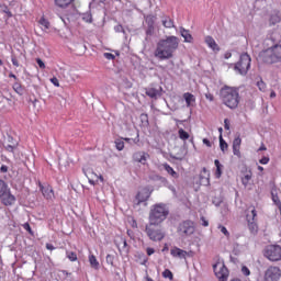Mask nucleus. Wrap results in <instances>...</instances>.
<instances>
[{
	"instance_id": "f257e3e1",
	"label": "nucleus",
	"mask_w": 281,
	"mask_h": 281,
	"mask_svg": "<svg viewBox=\"0 0 281 281\" xmlns=\"http://www.w3.org/2000/svg\"><path fill=\"white\" fill-rule=\"evenodd\" d=\"M263 47L258 54V60L265 65H274L281 63V35L278 31H273L267 34L263 40Z\"/></svg>"
},
{
	"instance_id": "f03ea898",
	"label": "nucleus",
	"mask_w": 281,
	"mask_h": 281,
	"mask_svg": "<svg viewBox=\"0 0 281 281\" xmlns=\"http://www.w3.org/2000/svg\"><path fill=\"white\" fill-rule=\"evenodd\" d=\"M177 49H179V37L175 35L167 36L165 40H159L154 56L159 60H170Z\"/></svg>"
},
{
	"instance_id": "7ed1b4c3",
	"label": "nucleus",
	"mask_w": 281,
	"mask_h": 281,
	"mask_svg": "<svg viewBox=\"0 0 281 281\" xmlns=\"http://www.w3.org/2000/svg\"><path fill=\"white\" fill-rule=\"evenodd\" d=\"M220 100L232 111L238 109V104H240V93L238 92V88L224 86L220 89Z\"/></svg>"
},
{
	"instance_id": "20e7f679",
	"label": "nucleus",
	"mask_w": 281,
	"mask_h": 281,
	"mask_svg": "<svg viewBox=\"0 0 281 281\" xmlns=\"http://www.w3.org/2000/svg\"><path fill=\"white\" fill-rule=\"evenodd\" d=\"M170 215V210L166 205V203H156L150 206L148 223L155 225H161L166 218Z\"/></svg>"
},
{
	"instance_id": "39448f33",
	"label": "nucleus",
	"mask_w": 281,
	"mask_h": 281,
	"mask_svg": "<svg viewBox=\"0 0 281 281\" xmlns=\"http://www.w3.org/2000/svg\"><path fill=\"white\" fill-rule=\"evenodd\" d=\"M145 233L153 243H161V240L166 238V232H164L160 224H153L148 222L145 226Z\"/></svg>"
},
{
	"instance_id": "423d86ee",
	"label": "nucleus",
	"mask_w": 281,
	"mask_h": 281,
	"mask_svg": "<svg viewBox=\"0 0 281 281\" xmlns=\"http://www.w3.org/2000/svg\"><path fill=\"white\" fill-rule=\"evenodd\" d=\"M0 201L2 205H5L7 207H10L14 203H16V196H14V194H12V191H10V187L8 186V182H5L1 178H0Z\"/></svg>"
},
{
	"instance_id": "0eeeda50",
	"label": "nucleus",
	"mask_w": 281,
	"mask_h": 281,
	"mask_svg": "<svg viewBox=\"0 0 281 281\" xmlns=\"http://www.w3.org/2000/svg\"><path fill=\"white\" fill-rule=\"evenodd\" d=\"M194 232H196V227L191 220H184L177 226V234L180 235L181 238H190Z\"/></svg>"
},
{
	"instance_id": "6e6552de",
	"label": "nucleus",
	"mask_w": 281,
	"mask_h": 281,
	"mask_svg": "<svg viewBox=\"0 0 281 281\" xmlns=\"http://www.w3.org/2000/svg\"><path fill=\"white\" fill-rule=\"evenodd\" d=\"M234 69L240 76H245L249 69H251V56L247 53H243L239 56V60L234 65Z\"/></svg>"
},
{
	"instance_id": "1a4fd4ad",
	"label": "nucleus",
	"mask_w": 281,
	"mask_h": 281,
	"mask_svg": "<svg viewBox=\"0 0 281 281\" xmlns=\"http://www.w3.org/2000/svg\"><path fill=\"white\" fill-rule=\"evenodd\" d=\"M265 258H268L271 262H278L281 260V246L269 245L263 250Z\"/></svg>"
},
{
	"instance_id": "9d476101",
	"label": "nucleus",
	"mask_w": 281,
	"mask_h": 281,
	"mask_svg": "<svg viewBox=\"0 0 281 281\" xmlns=\"http://www.w3.org/2000/svg\"><path fill=\"white\" fill-rule=\"evenodd\" d=\"M149 181H154L155 183H157V181H159L160 187L162 186L164 188H168V190H170L172 192V194H177V188H175V186L170 184V181H168V179L166 177H162L161 175L157 173V172H151L148 176Z\"/></svg>"
},
{
	"instance_id": "9b49d317",
	"label": "nucleus",
	"mask_w": 281,
	"mask_h": 281,
	"mask_svg": "<svg viewBox=\"0 0 281 281\" xmlns=\"http://www.w3.org/2000/svg\"><path fill=\"white\" fill-rule=\"evenodd\" d=\"M150 194H153L150 188L144 187L142 191H138L135 195V205H142V203H145V205H147L146 201L150 199Z\"/></svg>"
},
{
	"instance_id": "f8f14e48",
	"label": "nucleus",
	"mask_w": 281,
	"mask_h": 281,
	"mask_svg": "<svg viewBox=\"0 0 281 281\" xmlns=\"http://www.w3.org/2000/svg\"><path fill=\"white\" fill-rule=\"evenodd\" d=\"M280 277H281V270L279 267L271 266L266 270V273H265L266 281H278L280 280Z\"/></svg>"
},
{
	"instance_id": "ddd939ff",
	"label": "nucleus",
	"mask_w": 281,
	"mask_h": 281,
	"mask_svg": "<svg viewBox=\"0 0 281 281\" xmlns=\"http://www.w3.org/2000/svg\"><path fill=\"white\" fill-rule=\"evenodd\" d=\"M155 21H157V16L153 14L145 15V23L147 25L145 31L146 36H153L155 34Z\"/></svg>"
},
{
	"instance_id": "4468645a",
	"label": "nucleus",
	"mask_w": 281,
	"mask_h": 281,
	"mask_svg": "<svg viewBox=\"0 0 281 281\" xmlns=\"http://www.w3.org/2000/svg\"><path fill=\"white\" fill-rule=\"evenodd\" d=\"M217 267H218V263L213 265V270L216 278H218L220 281H227V278L229 276V270L227 269V267L223 265L218 271L216 270Z\"/></svg>"
},
{
	"instance_id": "2eb2a0df",
	"label": "nucleus",
	"mask_w": 281,
	"mask_h": 281,
	"mask_svg": "<svg viewBox=\"0 0 281 281\" xmlns=\"http://www.w3.org/2000/svg\"><path fill=\"white\" fill-rule=\"evenodd\" d=\"M164 88L161 86L157 88H146L145 93L148 95V98H151V100H157V98H161L164 95Z\"/></svg>"
},
{
	"instance_id": "dca6fc26",
	"label": "nucleus",
	"mask_w": 281,
	"mask_h": 281,
	"mask_svg": "<svg viewBox=\"0 0 281 281\" xmlns=\"http://www.w3.org/2000/svg\"><path fill=\"white\" fill-rule=\"evenodd\" d=\"M148 159H150V155L146 151H136L133 155V160L137 164H142L143 166H146V161H148Z\"/></svg>"
},
{
	"instance_id": "f3484780",
	"label": "nucleus",
	"mask_w": 281,
	"mask_h": 281,
	"mask_svg": "<svg viewBox=\"0 0 281 281\" xmlns=\"http://www.w3.org/2000/svg\"><path fill=\"white\" fill-rule=\"evenodd\" d=\"M186 155H188V143L184 142L183 146L180 147L179 153L176 155L170 154V158L176 161H183V159H186Z\"/></svg>"
},
{
	"instance_id": "a211bd4d",
	"label": "nucleus",
	"mask_w": 281,
	"mask_h": 281,
	"mask_svg": "<svg viewBox=\"0 0 281 281\" xmlns=\"http://www.w3.org/2000/svg\"><path fill=\"white\" fill-rule=\"evenodd\" d=\"M37 183L43 196L45 199H52L54 190H52V188L48 184L44 186L41 181H38Z\"/></svg>"
},
{
	"instance_id": "6ab92c4d",
	"label": "nucleus",
	"mask_w": 281,
	"mask_h": 281,
	"mask_svg": "<svg viewBox=\"0 0 281 281\" xmlns=\"http://www.w3.org/2000/svg\"><path fill=\"white\" fill-rule=\"evenodd\" d=\"M170 254L173 258H180V260H186V256H188L189 252L179 247H173L170 250Z\"/></svg>"
},
{
	"instance_id": "aec40b11",
	"label": "nucleus",
	"mask_w": 281,
	"mask_h": 281,
	"mask_svg": "<svg viewBox=\"0 0 281 281\" xmlns=\"http://www.w3.org/2000/svg\"><path fill=\"white\" fill-rule=\"evenodd\" d=\"M183 99L188 108L194 106V103L196 102V97L190 92L183 93Z\"/></svg>"
},
{
	"instance_id": "412c9836",
	"label": "nucleus",
	"mask_w": 281,
	"mask_h": 281,
	"mask_svg": "<svg viewBox=\"0 0 281 281\" xmlns=\"http://www.w3.org/2000/svg\"><path fill=\"white\" fill-rule=\"evenodd\" d=\"M205 43L209 45L213 52H221V47H218V44H216V41L212 36H206L205 37Z\"/></svg>"
},
{
	"instance_id": "4be33fe9",
	"label": "nucleus",
	"mask_w": 281,
	"mask_h": 281,
	"mask_svg": "<svg viewBox=\"0 0 281 281\" xmlns=\"http://www.w3.org/2000/svg\"><path fill=\"white\" fill-rule=\"evenodd\" d=\"M162 168L170 175V177H172V179H179V172L175 171L168 162L162 164Z\"/></svg>"
},
{
	"instance_id": "5701e85b",
	"label": "nucleus",
	"mask_w": 281,
	"mask_h": 281,
	"mask_svg": "<svg viewBox=\"0 0 281 281\" xmlns=\"http://www.w3.org/2000/svg\"><path fill=\"white\" fill-rule=\"evenodd\" d=\"M180 34H181L182 38H184V43H192L193 37H192V34H190L189 30L180 27Z\"/></svg>"
},
{
	"instance_id": "b1692460",
	"label": "nucleus",
	"mask_w": 281,
	"mask_h": 281,
	"mask_svg": "<svg viewBox=\"0 0 281 281\" xmlns=\"http://www.w3.org/2000/svg\"><path fill=\"white\" fill-rule=\"evenodd\" d=\"M0 12H2V14H5L4 16L5 21L14 16V14H12V11H10V8L7 4H0Z\"/></svg>"
},
{
	"instance_id": "393cba45",
	"label": "nucleus",
	"mask_w": 281,
	"mask_h": 281,
	"mask_svg": "<svg viewBox=\"0 0 281 281\" xmlns=\"http://www.w3.org/2000/svg\"><path fill=\"white\" fill-rule=\"evenodd\" d=\"M216 170H215V177L216 179H221V177H223V165L221 164V160L215 159L214 160Z\"/></svg>"
},
{
	"instance_id": "a878e982",
	"label": "nucleus",
	"mask_w": 281,
	"mask_h": 281,
	"mask_svg": "<svg viewBox=\"0 0 281 281\" xmlns=\"http://www.w3.org/2000/svg\"><path fill=\"white\" fill-rule=\"evenodd\" d=\"M54 1L57 8H61V10H65V8H69V5H71V2L74 0H54Z\"/></svg>"
},
{
	"instance_id": "bb28decb",
	"label": "nucleus",
	"mask_w": 281,
	"mask_h": 281,
	"mask_svg": "<svg viewBox=\"0 0 281 281\" xmlns=\"http://www.w3.org/2000/svg\"><path fill=\"white\" fill-rule=\"evenodd\" d=\"M13 90L18 95H23L25 93V87H23L20 82L15 81L13 83Z\"/></svg>"
},
{
	"instance_id": "cd10ccee",
	"label": "nucleus",
	"mask_w": 281,
	"mask_h": 281,
	"mask_svg": "<svg viewBox=\"0 0 281 281\" xmlns=\"http://www.w3.org/2000/svg\"><path fill=\"white\" fill-rule=\"evenodd\" d=\"M248 229L252 236H256L258 234V224L254 221H248Z\"/></svg>"
},
{
	"instance_id": "c85d7f7f",
	"label": "nucleus",
	"mask_w": 281,
	"mask_h": 281,
	"mask_svg": "<svg viewBox=\"0 0 281 281\" xmlns=\"http://www.w3.org/2000/svg\"><path fill=\"white\" fill-rule=\"evenodd\" d=\"M89 262L92 269H95V270L100 269V262L95 258V255L89 256Z\"/></svg>"
},
{
	"instance_id": "c756f323",
	"label": "nucleus",
	"mask_w": 281,
	"mask_h": 281,
	"mask_svg": "<svg viewBox=\"0 0 281 281\" xmlns=\"http://www.w3.org/2000/svg\"><path fill=\"white\" fill-rule=\"evenodd\" d=\"M220 139V148L222 150V153H227L229 145L227 144V142L223 138V135H220L218 137Z\"/></svg>"
},
{
	"instance_id": "7c9ffc66",
	"label": "nucleus",
	"mask_w": 281,
	"mask_h": 281,
	"mask_svg": "<svg viewBox=\"0 0 281 281\" xmlns=\"http://www.w3.org/2000/svg\"><path fill=\"white\" fill-rule=\"evenodd\" d=\"M178 137L180 139H182L183 142H186L187 139H190V134L186 130L179 128L178 130Z\"/></svg>"
},
{
	"instance_id": "2f4dec72",
	"label": "nucleus",
	"mask_w": 281,
	"mask_h": 281,
	"mask_svg": "<svg viewBox=\"0 0 281 281\" xmlns=\"http://www.w3.org/2000/svg\"><path fill=\"white\" fill-rule=\"evenodd\" d=\"M251 170H249L243 178H241V183L245 188H247V186H249V181H251Z\"/></svg>"
},
{
	"instance_id": "473e14b6",
	"label": "nucleus",
	"mask_w": 281,
	"mask_h": 281,
	"mask_svg": "<svg viewBox=\"0 0 281 281\" xmlns=\"http://www.w3.org/2000/svg\"><path fill=\"white\" fill-rule=\"evenodd\" d=\"M164 27H175V21L170 16H165L162 19Z\"/></svg>"
},
{
	"instance_id": "72a5a7b5",
	"label": "nucleus",
	"mask_w": 281,
	"mask_h": 281,
	"mask_svg": "<svg viewBox=\"0 0 281 281\" xmlns=\"http://www.w3.org/2000/svg\"><path fill=\"white\" fill-rule=\"evenodd\" d=\"M200 184L210 186V173H207V176L200 173Z\"/></svg>"
},
{
	"instance_id": "f704fd0d",
	"label": "nucleus",
	"mask_w": 281,
	"mask_h": 281,
	"mask_svg": "<svg viewBox=\"0 0 281 281\" xmlns=\"http://www.w3.org/2000/svg\"><path fill=\"white\" fill-rule=\"evenodd\" d=\"M139 119L144 126H150V122L148 121V114L142 113Z\"/></svg>"
},
{
	"instance_id": "c9c22d12",
	"label": "nucleus",
	"mask_w": 281,
	"mask_h": 281,
	"mask_svg": "<svg viewBox=\"0 0 281 281\" xmlns=\"http://www.w3.org/2000/svg\"><path fill=\"white\" fill-rule=\"evenodd\" d=\"M136 258L140 260V265L146 266V262H148V257L144 252H138Z\"/></svg>"
},
{
	"instance_id": "e433bc0d",
	"label": "nucleus",
	"mask_w": 281,
	"mask_h": 281,
	"mask_svg": "<svg viewBox=\"0 0 281 281\" xmlns=\"http://www.w3.org/2000/svg\"><path fill=\"white\" fill-rule=\"evenodd\" d=\"M162 278H166L168 280H175V274H172V271H170V269H165L162 272Z\"/></svg>"
},
{
	"instance_id": "4c0bfd02",
	"label": "nucleus",
	"mask_w": 281,
	"mask_h": 281,
	"mask_svg": "<svg viewBox=\"0 0 281 281\" xmlns=\"http://www.w3.org/2000/svg\"><path fill=\"white\" fill-rule=\"evenodd\" d=\"M116 150H124V140L122 138H117L114 140Z\"/></svg>"
},
{
	"instance_id": "58836bf2",
	"label": "nucleus",
	"mask_w": 281,
	"mask_h": 281,
	"mask_svg": "<svg viewBox=\"0 0 281 281\" xmlns=\"http://www.w3.org/2000/svg\"><path fill=\"white\" fill-rule=\"evenodd\" d=\"M18 147H19V143L8 144L7 146H4L8 153H14V150H16Z\"/></svg>"
},
{
	"instance_id": "ea45409f",
	"label": "nucleus",
	"mask_w": 281,
	"mask_h": 281,
	"mask_svg": "<svg viewBox=\"0 0 281 281\" xmlns=\"http://www.w3.org/2000/svg\"><path fill=\"white\" fill-rule=\"evenodd\" d=\"M38 23H40V25H42V27H44V30H49V27H50L49 22L45 18H41Z\"/></svg>"
},
{
	"instance_id": "a19ab883",
	"label": "nucleus",
	"mask_w": 281,
	"mask_h": 281,
	"mask_svg": "<svg viewBox=\"0 0 281 281\" xmlns=\"http://www.w3.org/2000/svg\"><path fill=\"white\" fill-rule=\"evenodd\" d=\"M271 196H272V201L274 203V205H277L278 207L281 206V201L280 198L278 196V193H274L273 191L271 192Z\"/></svg>"
},
{
	"instance_id": "79ce46f5",
	"label": "nucleus",
	"mask_w": 281,
	"mask_h": 281,
	"mask_svg": "<svg viewBox=\"0 0 281 281\" xmlns=\"http://www.w3.org/2000/svg\"><path fill=\"white\" fill-rule=\"evenodd\" d=\"M67 258L70 262H76V260H78V255L74 251H67Z\"/></svg>"
},
{
	"instance_id": "37998d69",
	"label": "nucleus",
	"mask_w": 281,
	"mask_h": 281,
	"mask_svg": "<svg viewBox=\"0 0 281 281\" xmlns=\"http://www.w3.org/2000/svg\"><path fill=\"white\" fill-rule=\"evenodd\" d=\"M240 144H243V139L240 138V136L235 137L233 140V147L240 148Z\"/></svg>"
},
{
	"instance_id": "c03bdc74",
	"label": "nucleus",
	"mask_w": 281,
	"mask_h": 281,
	"mask_svg": "<svg viewBox=\"0 0 281 281\" xmlns=\"http://www.w3.org/2000/svg\"><path fill=\"white\" fill-rule=\"evenodd\" d=\"M270 25H276L277 23H280V16L278 15H271L269 20Z\"/></svg>"
},
{
	"instance_id": "a18cd8bd",
	"label": "nucleus",
	"mask_w": 281,
	"mask_h": 281,
	"mask_svg": "<svg viewBox=\"0 0 281 281\" xmlns=\"http://www.w3.org/2000/svg\"><path fill=\"white\" fill-rule=\"evenodd\" d=\"M23 229H25L26 232H29V234H31V236H34V231H32V226H30V223H24L22 225Z\"/></svg>"
},
{
	"instance_id": "49530a36",
	"label": "nucleus",
	"mask_w": 281,
	"mask_h": 281,
	"mask_svg": "<svg viewBox=\"0 0 281 281\" xmlns=\"http://www.w3.org/2000/svg\"><path fill=\"white\" fill-rule=\"evenodd\" d=\"M218 229L221 231L222 234H224V236H226V238H229V231H227V227L218 225Z\"/></svg>"
},
{
	"instance_id": "de8ad7c7",
	"label": "nucleus",
	"mask_w": 281,
	"mask_h": 281,
	"mask_svg": "<svg viewBox=\"0 0 281 281\" xmlns=\"http://www.w3.org/2000/svg\"><path fill=\"white\" fill-rule=\"evenodd\" d=\"M212 203L213 205H215V207H221V203H223V199L215 196L213 198Z\"/></svg>"
},
{
	"instance_id": "09e8293b",
	"label": "nucleus",
	"mask_w": 281,
	"mask_h": 281,
	"mask_svg": "<svg viewBox=\"0 0 281 281\" xmlns=\"http://www.w3.org/2000/svg\"><path fill=\"white\" fill-rule=\"evenodd\" d=\"M257 87H258L259 91H265L267 89V83H265V81H262V79H260V81L257 82Z\"/></svg>"
},
{
	"instance_id": "8fccbe9b",
	"label": "nucleus",
	"mask_w": 281,
	"mask_h": 281,
	"mask_svg": "<svg viewBox=\"0 0 281 281\" xmlns=\"http://www.w3.org/2000/svg\"><path fill=\"white\" fill-rule=\"evenodd\" d=\"M82 19L83 21H86V23H92L93 21V16L91 15V13H85Z\"/></svg>"
},
{
	"instance_id": "3c124183",
	"label": "nucleus",
	"mask_w": 281,
	"mask_h": 281,
	"mask_svg": "<svg viewBox=\"0 0 281 281\" xmlns=\"http://www.w3.org/2000/svg\"><path fill=\"white\" fill-rule=\"evenodd\" d=\"M233 154L238 157V159H241L243 154H240V147H233Z\"/></svg>"
},
{
	"instance_id": "603ef678",
	"label": "nucleus",
	"mask_w": 281,
	"mask_h": 281,
	"mask_svg": "<svg viewBox=\"0 0 281 281\" xmlns=\"http://www.w3.org/2000/svg\"><path fill=\"white\" fill-rule=\"evenodd\" d=\"M105 260L108 265H111L113 267V261L115 260V257L113 255H108Z\"/></svg>"
},
{
	"instance_id": "864d4df0",
	"label": "nucleus",
	"mask_w": 281,
	"mask_h": 281,
	"mask_svg": "<svg viewBox=\"0 0 281 281\" xmlns=\"http://www.w3.org/2000/svg\"><path fill=\"white\" fill-rule=\"evenodd\" d=\"M241 273H244L246 277L251 276V271L249 270V268L247 266L241 267Z\"/></svg>"
},
{
	"instance_id": "5fc2aeb1",
	"label": "nucleus",
	"mask_w": 281,
	"mask_h": 281,
	"mask_svg": "<svg viewBox=\"0 0 281 281\" xmlns=\"http://www.w3.org/2000/svg\"><path fill=\"white\" fill-rule=\"evenodd\" d=\"M36 64L38 65L40 69H45V61H43V59L41 58H36Z\"/></svg>"
},
{
	"instance_id": "6e6d98bb",
	"label": "nucleus",
	"mask_w": 281,
	"mask_h": 281,
	"mask_svg": "<svg viewBox=\"0 0 281 281\" xmlns=\"http://www.w3.org/2000/svg\"><path fill=\"white\" fill-rule=\"evenodd\" d=\"M114 31L117 33L122 32L123 34H126V31H124V26H122V24L114 26Z\"/></svg>"
},
{
	"instance_id": "4d7b16f0",
	"label": "nucleus",
	"mask_w": 281,
	"mask_h": 281,
	"mask_svg": "<svg viewBox=\"0 0 281 281\" xmlns=\"http://www.w3.org/2000/svg\"><path fill=\"white\" fill-rule=\"evenodd\" d=\"M103 56L106 58V60H115V55L111 53H104Z\"/></svg>"
},
{
	"instance_id": "13d9d810",
	"label": "nucleus",
	"mask_w": 281,
	"mask_h": 281,
	"mask_svg": "<svg viewBox=\"0 0 281 281\" xmlns=\"http://www.w3.org/2000/svg\"><path fill=\"white\" fill-rule=\"evenodd\" d=\"M269 157L263 156L260 160L259 164H261L262 166H267V164H269Z\"/></svg>"
},
{
	"instance_id": "bf43d9fd",
	"label": "nucleus",
	"mask_w": 281,
	"mask_h": 281,
	"mask_svg": "<svg viewBox=\"0 0 281 281\" xmlns=\"http://www.w3.org/2000/svg\"><path fill=\"white\" fill-rule=\"evenodd\" d=\"M50 82H52V85H54V87H60V82L58 81V78H56V77L50 78Z\"/></svg>"
},
{
	"instance_id": "052dcab7",
	"label": "nucleus",
	"mask_w": 281,
	"mask_h": 281,
	"mask_svg": "<svg viewBox=\"0 0 281 281\" xmlns=\"http://www.w3.org/2000/svg\"><path fill=\"white\" fill-rule=\"evenodd\" d=\"M204 95L206 100H209V102H214V94H212L211 92H206Z\"/></svg>"
},
{
	"instance_id": "680f3d73",
	"label": "nucleus",
	"mask_w": 281,
	"mask_h": 281,
	"mask_svg": "<svg viewBox=\"0 0 281 281\" xmlns=\"http://www.w3.org/2000/svg\"><path fill=\"white\" fill-rule=\"evenodd\" d=\"M204 146H207V148H212V142H210L207 138H203Z\"/></svg>"
},
{
	"instance_id": "e2e57ef3",
	"label": "nucleus",
	"mask_w": 281,
	"mask_h": 281,
	"mask_svg": "<svg viewBox=\"0 0 281 281\" xmlns=\"http://www.w3.org/2000/svg\"><path fill=\"white\" fill-rule=\"evenodd\" d=\"M11 61H12V65H13L14 67H19V59H16L15 56H12V57H11Z\"/></svg>"
},
{
	"instance_id": "0e129e2a",
	"label": "nucleus",
	"mask_w": 281,
	"mask_h": 281,
	"mask_svg": "<svg viewBox=\"0 0 281 281\" xmlns=\"http://www.w3.org/2000/svg\"><path fill=\"white\" fill-rule=\"evenodd\" d=\"M229 119H225L224 120V128H225V131H229Z\"/></svg>"
},
{
	"instance_id": "69168bd1",
	"label": "nucleus",
	"mask_w": 281,
	"mask_h": 281,
	"mask_svg": "<svg viewBox=\"0 0 281 281\" xmlns=\"http://www.w3.org/2000/svg\"><path fill=\"white\" fill-rule=\"evenodd\" d=\"M8 170H9V167L5 166V165H2V166L0 167V172H2V175H4L5 172H8Z\"/></svg>"
},
{
	"instance_id": "338daca9",
	"label": "nucleus",
	"mask_w": 281,
	"mask_h": 281,
	"mask_svg": "<svg viewBox=\"0 0 281 281\" xmlns=\"http://www.w3.org/2000/svg\"><path fill=\"white\" fill-rule=\"evenodd\" d=\"M201 221H202L203 227H207L210 225V222H207V220H205L204 216L201 217Z\"/></svg>"
},
{
	"instance_id": "774afa93",
	"label": "nucleus",
	"mask_w": 281,
	"mask_h": 281,
	"mask_svg": "<svg viewBox=\"0 0 281 281\" xmlns=\"http://www.w3.org/2000/svg\"><path fill=\"white\" fill-rule=\"evenodd\" d=\"M146 252H147V256H153V254H155V248L148 247V248L146 249Z\"/></svg>"
}]
</instances>
